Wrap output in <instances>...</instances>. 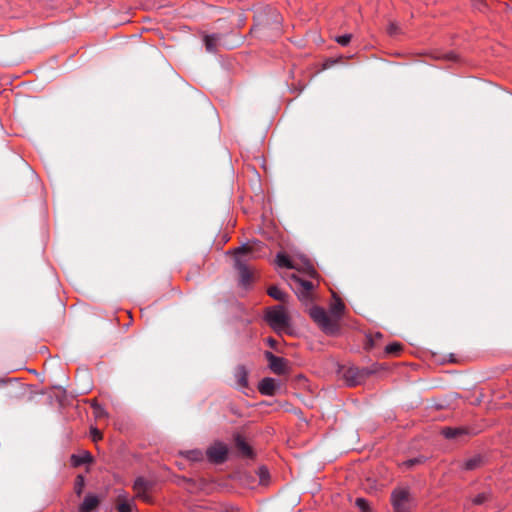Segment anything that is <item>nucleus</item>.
<instances>
[{"instance_id":"obj_1","label":"nucleus","mask_w":512,"mask_h":512,"mask_svg":"<svg viewBox=\"0 0 512 512\" xmlns=\"http://www.w3.org/2000/svg\"><path fill=\"white\" fill-rule=\"evenodd\" d=\"M262 248L263 245L260 242L252 241L234 250L235 265L239 271L240 282L245 287L251 283L253 272L243 264V261L260 257Z\"/></svg>"},{"instance_id":"obj_2","label":"nucleus","mask_w":512,"mask_h":512,"mask_svg":"<svg viewBox=\"0 0 512 512\" xmlns=\"http://www.w3.org/2000/svg\"><path fill=\"white\" fill-rule=\"evenodd\" d=\"M266 321L277 333L285 331L289 326V316L283 306L268 309Z\"/></svg>"},{"instance_id":"obj_3","label":"nucleus","mask_w":512,"mask_h":512,"mask_svg":"<svg viewBox=\"0 0 512 512\" xmlns=\"http://www.w3.org/2000/svg\"><path fill=\"white\" fill-rule=\"evenodd\" d=\"M289 286L296 293L300 301L307 303L312 299V291L315 288L313 282L293 274L290 277Z\"/></svg>"},{"instance_id":"obj_4","label":"nucleus","mask_w":512,"mask_h":512,"mask_svg":"<svg viewBox=\"0 0 512 512\" xmlns=\"http://www.w3.org/2000/svg\"><path fill=\"white\" fill-rule=\"evenodd\" d=\"M310 315L326 333L333 334L337 330L336 320L332 319L324 309L314 307L310 310Z\"/></svg>"},{"instance_id":"obj_5","label":"nucleus","mask_w":512,"mask_h":512,"mask_svg":"<svg viewBox=\"0 0 512 512\" xmlns=\"http://www.w3.org/2000/svg\"><path fill=\"white\" fill-rule=\"evenodd\" d=\"M394 512H411L412 504L406 489H397L391 496Z\"/></svg>"},{"instance_id":"obj_6","label":"nucleus","mask_w":512,"mask_h":512,"mask_svg":"<svg viewBox=\"0 0 512 512\" xmlns=\"http://www.w3.org/2000/svg\"><path fill=\"white\" fill-rule=\"evenodd\" d=\"M207 457L213 463H222L228 455V448L221 442L214 443L207 449Z\"/></svg>"},{"instance_id":"obj_7","label":"nucleus","mask_w":512,"mask_h":512,"mask_svg":"<svg viewBox=\"0 0 512 512\" xmlns=\"http://www.w3.org/2000/svg\"><path fill=\"white\" fill-rule=\"evenodd\" d=\"M151 488V483L145 480L144 478H138L135 480L133 489L136 494V497L149 502L150 501V495L149 491Z\"/></svg>"},{"instance_id":"obj_8","label":"nucleus","mask_w":512,"mask_h":512,"mask_svg":"<svg viewBox=\"0 0 512 512\" xmlns=\"http://www.w3.org/2000/svg\"><path fill=\"white\" fill-rule=\"evenodd\" d=\"M265 356L269 362L270 369L276 374H284L286 371V361L281 358L273 355L271 352H266Z\"/></svg>"},{"instance_id":"obj_9","label":"nucleus","mask_w":512,"mask_h":512,"mask_svg":"<svg viewBox=\"0 0 512 512\" xmlns=\"http://www.w3.org/2000/svg\"><path fill=\"white\" fill-rule=\"evenodd\" d=\"M258 389L262 395L272 396L277 389V383L273 378H264L259 383Z\"/></svg>"},{"instance_id":"obj_10","label":"nucleus","mask_w":512,"mask_h":512,"mask_svg":"<svg viewBox=\"0 0 512 512\" xmlns=\"http://www.w3.org/2000/svg\"><path fill=\"white\" fill-rule=\"evenodd\" d=\"M344 308H345V306H344L343 302L338 298H335L330 305V309H329L330 316L332 317V319L336 320L337 326H338V320L340 319L341 315L343 314Z\"/></svg>"},{"instance_id":"obj_11","label":"nucleus","mask_w":512,"mask_h":512,"mask_svg":"<svg viewBox=\"0 0 512 512\" xmlns=\"http://www.w3.org/2000/svg\"><path fill=\"white\" fill-rule=\"evenodd\" d=\"M236 382L240 388L248 386V372L244 366H238L234 373Z\"/></svg>"},{"instance_id":"obj_12","label":"nucleus","mask_w":512,"mask_h":512,"mask_svg":"<svg viewBox=\"0 0 512 512\" xmlns=\"http://www.w3.org/2000/svg\"><path fill=\"white\" fill-rule=\"evenodd\" d=\"M99 500L94 495H87L80 506L81 512H91L98 506Z\"/></svg>"},{"instance_id":"obj_13","label":"nucleus","mask_w":512,"mask_h":512,"mask_svg":"<svg viewBox=\"0 0 512 512\" xmlns=\"http://www.w3.org/2000/svg\"><path fill=\"white\" fill-rule=\"evenodd\" d=\"M117 512H133L135 504L132 500H128L125 497L119 496L117 499Z\"/></svg>"},{"instance_id":"obj_14","label":"nucleus","mask_w":512,"mask_h":512,"mask_svg":"<svg viewBox=\"0 0 512 512\" xmlns=\"http://www.w3.org/2000/svg\"><path fill=\"white\" fill-rule=\"evenodd\" d=\"M268 294L275 300L285 302L287 300V294L276 286H271L268 289Z\"/></svg>"},{"instance_id":"obj_15","label":"nucleus","mask_w":512,"mask_h":512,"mask_svg":"<svg viewBox=\"0 0 512 512\" xmlns=\"http://www.w3.org/2000/svg\"><path fill=\"white\" fill-rule=\"evenodd\" d=\"M236 446L240 450L243 456L245 457H251L252 456V450L250 446L240 437L238 436L236 438Z\"/></svg>"},{"instance_id":"obj_16","label":"nucleus","mask_w":512,"mask_h":512,"mask_svg":"<svg viewBox=\"0 0 512 512\" xmlns=\"http://www.w3.org/2000/svg\"><path fill=\"white\" fill-rule=\"evenodd\" d=\"M92 461V456L88 452H83L79 455L72 456V462L75 466H79L84 463H88Z\"/></svg>"},{"instance_id":"obj_17","label":"nucleus","mask_w":512,"mask_h":512,"mask_svg":"<svg viewBox=\"0 0 512 512\" xmlns=\"http://www.w3.org/2000/svg\"><path fill=\"white\" fill-rule=\"evenodd\" d=\"M276 263L280 267H286V268H295V264L293 260L288 258L284 254H278L276 257Z\"/></svg>"},{"instance_id":"obj_18","label":"nucleus","mask_w":512,"mask_h":512,"mask_svg":"<svg viewBox=\"0 0 512 512\" xmlns=\"http://www.w3.org/2000/svg\"><path fill=\"white\" fill-rule=\"evenodd\" d=\"M217 41L218 37L216 35H206L204 37V43L208 52L215 51Z\"/></svg>"},{"instance_id":"obj_19","label":"nucleus","mask_w":512,"mask_h":512,"mask_svg":"<svg viewBox=\"0 0 512 512\" xmlns=\"http://www.w3.org/2000/svg\"><path fill=\"white\" fill-rule=\"evenodd\" d=\"M92 408H93V414H94L95 418L100 419V418H104L107 416V412L101 405H99L97 403H92Z\"/></svg>"},{"instance_id":"obj_20","label":"nucleus","mask_w":512,"mask_h":512,"mask_svg":"<svg viewBox=\"0 0 512 512\" xmlns=\"http://www.w3.org/2000/svg\"><path fill=\"white\" fill-rule=\"evenodd\" d=\"M355 374L356 371L352 368L348 369L345 373L346 380L350 386H354L358 383V381L353 378Z\"/></svg>"},{"instance_id":"obj_21","label":"nucleus","mask_w":512,"mask_h":512,"mask_svg":"<svg viewBox=\"0 0 512 512\" xmlns=\"http://www.w3.org/2000/svg\"><path fill=\"white\" fill-rule=\"evenodd\" d=\"M356 506L362 511V512H368L369 511V504L364 498H357L356 499Z\"/></svg>"},{"instance_id":"obj_22","label":"nucleus","mask_w":512,"mask_h":512,"mask_svg":"<svg viewBox=\"0 0 512 512\" xmlns=\"http://www.w3.org/2000/svg\"><path fill=\"white\" fill-rule=\"evenodd\" d=\"M351 37H352L351 34L341 35V36L336 37V41L340 45L345 46L350 42Z\"/></svg>"},{"instance_id":"obj_23","label":"nucleus","mask_w":512,"mask_h":512,"mask_svg":"<svg viewBox=\"0 0 512 512\" xmlns=\"http://www.w3.org/2000/svg\"><path fill=\"white\" fill-rule=\"evenodd\" d=\"M91 438L94 442L102 439V433L97 428L92 427L90 430Z\"/></svg>"},{"instance_id":"obj_24","label":"nucleus","mask_w":512,"mask_h":512,"mask_svg":"<svg viewBox=\"0 0 512 512\" xmlns=\"http://www.w3.org/2000/svg\"><path fill=\"white\" fill-rule=\"evenodd\" d=\"M401 349V345L398 343H392L386 346L387 353H396Z\"/></svg>"},{"instance_id":"obj_25","label":"nucleus","mask_w":512,"mask_h":512,"mask_svg":"<svg viewBox=\"0 0 512 512\" xmlns=\"http://www.w3.org/2000/svg\"><path fill=\"white\" fill-rule=\"evenodd\" d=\"M442 433L446 438H454L458 432L452 428H445L443 429Z\"/></svg>"},{"instance_id":"obj_26","label":"nucleus","mask_w":512,"mask_h":512,"mask_svg":"<svg viewBox=\"0 0 512 512\" xmlns=\"http://www.w3.org/2000/svg\"><path fill=\"white\" fill-rule=\"evenodd\" d=\"M484 500H485V496L484 495H478L477 497H475L473 499V503L474 504H481V503L484 502Z\"/></svg>"},{"instance_id":"obj_27","label":"nucleus","mask_w":512,"mask_h":512,"mask_svg":"<svg viewBox=\"0 0 512 512\" xmlns=\"http://www.w3.org/2000/svg\"><path fill=\"white\" fill-rule=\"evenodd\" d=\"M388 31L391 35L395 34L397 31V26L395 24H390Z\"/></svg>"},{"instance_id":"obj_28","label":"nucleus","mask_w":512,"mask_h":512,"mask_svg":"<svg viewBox=\"0 0 512 512\" xmlns=\"http://www.w3.org/2000/svg\"><path fill=\"white\" fill-rule=\"evenodd\" d=\"M417 462H418L417 459H411V460H408V461L404 462L403 464L408 466V467H410V466L414 465Z\"/></svg>"},{"instance_id":"obj_29","label":"nucleus","mask_w":512,"mask_h":512,"mask_svg":"<svg viewBox=\"0 0 512 512\" xmlns=\"http://www.w3.org/2000/svg\"><path fill=\"white\" fill-rule=\"evenodd\" d=\"M475 465H476V464H475V461H473V460H470V461H468V462L466 463V467H467L468 469H472V468H474V467H475Z\"/></svg>"},{"instance_id":"obj_30","label":"nucleus","mask_w":512,"mask_h":512,"mask_svg":"<svg viewBox=\"0 0 512 512\" xmlns=\"http://www.w3.org/2000/svg\"><path fill=\"white\" fill-rule=\"evenodd\" d=\"M268 343H269V345H270L271 347H275L276 341H275L274 339H272V338H269V339H268Z\"/></svg>"}]
</instances>
